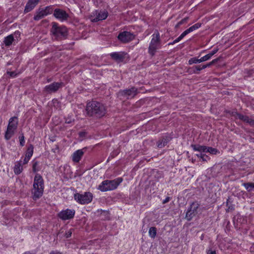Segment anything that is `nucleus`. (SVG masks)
I'll return each instance as SVG.
<instances>
[{
    "label": "nucleus",
    "instance_id": "f257e3e1",
    "mask_svg": "<svg viewBox=\"0 0 254 254\" xmlns=\"http://www.w3.org/2000/svg\"><path fill=\"white\" fill-rule=\"evenodd\" d=\"M86 111L89 117L101 118L106 114V109L102 103L92 100L87 103Z\"/></svg>",
    "mask_w": 254,
    "mask_h": 254
},
{
    "label": "nucleus",
    "instance_id": "f03ea898",
    "mask_svg": "<svg viewBox=\"0 0 254 254\" xmlns=\"http://www.w3.org/2000/svg\"><path fill=\"white\" fill-rule=\"evenodd\" d=\"M44 188V180L42 177L41 175L36 174L34 179L33 189L31 191L33 200H37L43 195Z\"/></svg>",
    "mask_w": 254,
    "mask_h": 254
},
{
    "label": "nucleus",
    "instance_id": "7ed1b4c3",
    "mask_svg": "<svg viewBox=\"0 0 254 254\" xmlns=\"http://www.w3.org/2000/svg\"><path fill=\"white\" fill-rule=\"evenodd\" d=\"M123 180L122 178H117L113 180H105L99 185L98 189L103 192L114 190L118 188Z\"/></svg>",
    "mask_w": 254,
    "mask_h": 254
},
{
    "label": "nucleus",
    "instance_id": "20e7f679",
    "mask_svg": "<svg viewBox=\"0 0 254 254\" xmlns=\"http://www.w3.org/2000/svg\"><path fill=\"white\" fill-rule=\"evenodd\" d=\"M51 32L57 40L64 39L67 35V28L64 26H60L56 22H52Z\"/></svg>",
    "mask_w": 254,
    "mask_h": 254
},
{
    "label": "nucleus",
    "instance_id": "39448f33",
    "mask_svg": "<svg viewBox=\"0 0 254 254\" xmlns=\"http://www.w3.org/2000/svg\"><path fill=\"white\" fill-rule=\"evenodd\" d=\"M160 44V34L158 31H156L152 35V38L148 48V53L151 56H154Z\"/></svg>",
    "mask_w": 254,
    "mask_h": 254
},
{
    "label": "nucleus",
    "instance_id": "423d86ee",
    "mask_svg": "<svg viewBox=\"0 0 254 254\" xmlns=\"http://www.w3.org/2000/svg\"><path fill=\"white\" fill-rule=\"evenodd\" d=\"M74 198L80 204H88L92 200L93 195L89 192H86L83 194L76 193L74 194Z\"/></svg>",
    "mask_w": 254,
    "mask_h": 254
},
{
    "label": "nucleus",
    "instance_id": "0eeeda50",
    "mask_svg": "<svg viewBox=\"0 0 254 254\" xmlns=\"http://www.w3.org/2000/svg\"><path fill=\"white\" fill-rule=\"evenodd\" d=\"M199 204L197 202H193L188 208L186 214V218L188 221L191 220L197 214V209Z\"/></svg>",
    "mask_w": 254,
    "mask_h": 254
},
{
    "label": "nucleus",
    "instance_id": "6e6552de",
    "mask_svg": "<svg viewBox=\"0 0 254 254\" xmlns=\"http://www.w3.org/2000/svg\"><path fill=\"white\" fill-rule=\"evenodd\" d=\"M137 94V89L135 87H132L130 89L121 90L118 92L120 97H123L127 99L132 98Z\"/></svg>",
    "mask_w": 254,
    "mask_h": 254
},
{
    "label": "nucleus",
    "instance_id": "1a4fd4ad",
    "mask_svg": "<svg viewBox=\"0 0 254 254\" xmlns=\"http://www.w3.org/2000/svg\"><path fill=\"white\" fill-rule=\"evenodd\" d=\"M134 38L135 35L133 33L126 31L120 32L118 36L119 40L123 43H127L133 40Z\"/></svg>",
    "mask_w": 254,
    "mask_h": 254
},
{
    "label": "nucleus",
    "instance_id": "9d476101",
    "mask_svg": "<svg viewBox=\"0 0 254 254\" xmlns=\"http://www.w3.org/2000/svg\"><path fill=\"white\" fill-rule=\"evenodd\" d=\"M75 211L74 209H66L60 212L58 216L63 220H67L72 219L75 215Z\"/></svg>",
    "mask_w": 254,
    "mask_h": 254
},
{
    "label": "nucleus",
    "instance_id": "9b49d317",
    "mask_svg": "<svg viewBox=\"0 0 254 254\" xmlns=\"http://www.w3.org/2000/svg\"><path fill=\"white\" fill-rule=\"evenodd\" d=\"M64 83L63 82H54L51 84L46 85L45 87V90L49 93H55L61 88Z\"/></svg>",
    "mask_w": 254,
    "mask_h": 254
},
{
    "label": "nucleus",
    "instance_id": "f8f14e48",
    "mask_svg": "<svg viewBox=\"0 0 254 254\" xmlns=\"http://www.w3.org/2000/svg\"><path fill=\"white\" fill-rule=\"evenodd\" d=\"M54 16L61 21L65 20L69 17L68 13L65 10L59 8L54 10Z\"/></svg>",
    "mask_w": 254,
    "mask_h": 254
},
{
    "label": "nucleus",
    "instance_id": "ddd939ff",
    "mask_svg": "<svg viewBox=\"0 0 254 254\" xmlns=\"http://www.w3.org/2000/svg\"><path fill=\"white\" fill-rule=\"evenodd\" d=\"M127 53L124 52H113L110 54L111 58L117 62H122L125 59Z\"/></svg>",
    "mask_w": 254,
    "mask_h": 254
},
{
    "label": "nucleus",
    "instance_id": "4468645a",
    "mask_svg": "<svg viewBox=\"0 0 254 254\" xmlns=\"http://www.w3.org/2000/svg\"><path fill=\"white\" fill-rule=\"evenodd\" d=\"M86 149L85 148L75 151L72 155V160L74 162L78 163L81 160Z\"/></svg>",
    "mask_w": 254,
    "mask_h": 254
},
{
    "label": "nucleus",
    "instance_id": "2eb2a0df",
    "mask_svg": "<svg viewBox=\"0 0 254 254\" xmlns=\"http://www.w3.org/2000/svg\"><path fill=\"white\" fill-rule=\"evenodd\" d=\"M40 0H28L27 2L24 12L25 13H28L32 10L38 4Z\"/></svg>",
    "mask_w": 254,
    "mask_h": 254
},
{
    "label": "nucleus",
    "instance_id": "dca6fc26",
    "mask_svg": "<svg viewBox=\"0 0 254 254\" xmlns=\"http://www.w3.org/2000/svg\"><path fill=\"white\" fill-rule=\"evenodd\" d=\"M172 137L169 134H166L163 136L161 139L157 142V147L162 148L164 147L171 140Z\"/></svg>",
    "mask_w": 254,
    "mask_h": 254
},
{
    "label": "nucleus",
    "instance_id": "f3484780",
    "mask_svg": "<svg viewBox=\"0 0 254 254\" xmlns=\"http://www.w3.org/2000/svg\"><path fill=\"white\" fill-rule=\"evenodd\" d=\"M108 15V13L106 11H101L98 12L96 17L93 18L92 21L93 22H97L98 21L105 19Z\"/></svg>",
    "mask_w": 254,
    "mask_h": 254
},
{
    "label": "nucleus",
    "instance_id": "a211bd4d",
    "mask_svg": "<svg viewBox=\"0 0 254 254\" xmlns=\"http://www.w3.org/2000/svg\"><path fill=\"white\" fill-rule=\"evenodd\" d=\"M18 126V121L16 117H13L9 120L7 127H9L12 129L16 130Z\"/></svg>",
    "mask_w": 254,
    "mask_h": 254
},
{
    "label": "nucleus",
    "instance_id": "6ab92c4d",
    "mask_svg": "<svg viewBox=\"0 0 254 254\" xmlns=\"http://www.w3.org/2000/svg\"><path fill=\"white\" fill-rule=\"evenodd\" d=\"M46 16V15L45 14L44 11L43 10V8H39L36 10L33 19L35 21H38Z\"/></svg>",
    "mask_w": 254,
    "mask_h": 254
},
{
    "label": "nucleus",
    "instance_id": "aec40b11",
    "mask_svg": "<svg viewBox=\"0 0 254 254\" xmlns=\"http://www.w3.org/2000/svg\"><path fill=\"white\" fill-rule=\"evenodd\" d=\"M23 167L22 166V161L21 160L17 161L13 168V171L15 175H19L23 171Z\"/></svg>",
    "mask_w": 254,
    "mask_h": 254
},
{
    "label": "nucleus",
    "instance_id": "412c9836",
    "mask_svg": "<svg viewBox=\"0 0 254 254\" xmlns=\"http://www.w3.org/2000/svg\"><path fill=\"white\" fill-rule=\"evenodd\" d=\"M15 131L16 130H14L11 128L7 127V129L4 134L5 139L6 140H9L14 134Z\"/></svg>",
    "mask_w": 254,
    "mask_h": 254
},
{
    "label": "nucleus",
    "instance_id": "4be33fe9",
    "mask_svg": "<svg viewBox=\"0 0 254 254\" xmlns=\"http://www.w3.org/2000/svg\"><path fill=\"white\" fill-rule=\"evenodd\" d=\"M14 40L13 34H10L4 38L3 42L5 46H9L12 44Z\"/></svg>",
    "mask_w": 254,
    "mask_h": 254
},
{
    "label": "nucleus",
    "instance_id": "5701e85b",
    "mask_svg": "<svg viewBox=\"0 0 254 254\" xmlns=\"http://www.w3.org/2000/svg\"><path fill=\"white\" fill-rule=\"evenodd\" d=\"M232 115L233 116L236 115L240 120L244 121L245 123L248 121V119L249 118L248 116L241 114L237 112H232Z\"/></svg>",
    "mask_w": 254,
    "mask_h": 254
},
{
    "label": "nucleus",
    "instance_id": "b1692460",
    "mask_svg": "<svg viewBox=\"0 0 254 254\" xmlns=\"http://www.w3.org/2000/svg\"><path fill=\"white\" fill-rule=\"evenodd\" d=\"M33 150H34V146L32 144H30L27 148V149L26 150V153H25V156L27 157V158H30L32 157L33 154Z\"/></svg>",
    "mask_w": 254,
    "mask_h": 254
},
{
    "label": "nucleus",
    "instance_id": "393cba45",
    "mask_svg": "<svg viewBox=\"0 0 254 254\" xmlns=\"http://www.w3.org/2000/svg\"><path fill=\"white\" fill-rule=\"evenodd\" d=\"M148 233H149V236L151 238H153V239L155 238V237L156 236V234H157L156 228L155 227H150L149 228Z\"/></svg>",
    "mask_w": 254,
    "mask_h": 254
},
{
    "label": "nucleus",
    "instance_id": "a878e982",
    "mask_svg": "<svg viewBox=\"0 0 254 254\" xmlns=\"http://www.w3.org/2000/svg\"><path fill=\"white\" fill-rule=\"evenodd\" d=\"M243 186L246 188L248 191H251L254 189V183H244Z\"/></svg>",
    "mask_w": 254,
    "mask_h": 254
},
{
    "label": "nucleus",
    "instance_id": "bb28decb",
    "mask_svg": "<svg viewBox=\"0 0 254 254\" xmlns=\"http://www.w3.org/2000/svg\"><path fill=\"white\" fill-rule=\"evenodd\" d=\"M43 10L44 11L45 14L48 15V14H51L53 11V8L52 6H48L45 8H43Z\"/></svg>",
    "mask_w": 254,
    "mask_h": 254
},
{
    "label": "nucleus",
    "instance_id": "cd10ccee",
    "mask_svg": "<svg viewBox=\"0 0 254 254\" xmlns=\"http://www.w3.org/2000/svg\"><path fill=\"white\" fill-rule=\"evenodd\" d=\"M201 26V24L200 23H197L195 24H194L193 26L190 27L188 29V30L190 33L193 31L195 30H196L198 29L199 27H200Z\"/></svg>",
    "mask_w": 254,
    "mask_h": 254
},
{
    "label": "nucleus",
    "instance_id": "c85d7f7f",
    "mask_svg": "<svg viewBox=\"0 0 254 254\" xmlns=\"http://www.w3.org/2000/svg\"><path fill=\"white\" fill-rule=\"evenodd\" d=\"M39 162L37 161L33 160L32 165V171L34 173H36L40 170L38 167Z\"/></svg>",
    "mask_w": 254,
    "mask_h": 254
},
{
    "label": "nucleus",
    "instance_id": "c756f323",
    "mask_svg": "<svg viewBox=\"0 0 254 254\" xmlns=\"http://www.w3.org/2000/svg\"><path fill=\"white\" fill-rule=\"evenodd\" d=\"M189 19V17H186L183 19H182L180 21H179L176 25H175V28L177 29L179 28V27L185 23H186L188 20Z\"/></svg>",
    "mask_w": 254,
    "mask_h": 254
},
{
    "label": "nucleus",
    "instance_id": "7c9ffc66",
    "mask_svg": "<svg viewBox=\"0 0 254 254\" xmlns=\"http://www.w3.org/2000/svg\"><path fill=\"white\" fill-rule=\"evenodd\" d=\"M188 63H189V64L190 65H191V64H193L200 63H201V62H200V59H197L196 57H193V58H190L189 60Z\"/></svg>",
    "mask_w": 254,
    "mask_h": 254
},
{
    "label": "nucleus",
    "instance_id": "2f4dec72",
    "mask_svg": "<svg viewBox=\"0 0 254 254\" xmlns=\"http://www.w3.org/2000/svg\"><path fill=\"white\" fill-rule=\"evenodd\" d=\"M193 73L199 74L200 70V65H194L191 67Z\"/></svg>",
    "mask_w": 254,
    "mask_h": 254
},
{
    "label": "nucleus",
    "instance_id": "473e14b6",
    "mask_svg": "<svg viewBox=\"0 0 254 254\" xmlns=\"http://www.w3.org/2000/svg\"><path fill=\"white\" fill-rule=\"evenodd\" d=\"M202 145H200L199 144H191V147L193 149L194 151H197L199 152H201Z\"/></svg>",
    "mask_w": 254,
    "mask_h": 254
},
{
    "label": "nucleus",
    "instance_id": "72a5a7b5",
    "mask_svg": "<svg viewBox=\"0 0 254 254\" xmlns=\"http://www.w3.org/2000/svg\"><path fill=\"white\" fill-rule=\"evenodd\" d=\"M19 144L22 147L25 145V137L24 134L22 133L19 136Z\"/></svg>",
    "mask_w": 254,
    "mask_h": 254
},
{
    "label": "nucleus",
    "instance_id": "f704fd0d",
    "mask_svg": "<svg viewBox=\"0 0 254 254\" xmlns=\"http://www.w3.org/2000/svg\"><path fill=\"white\" fill-rule=\"evenodd\" d=\"M197 157L200 158L203 161H206V158H208V156L205 154L200 153L199 154H196Z\"/></svg>",
    "mask_w": 254,
    "mask_h": 254
},
{
    "label": "nucleus",
    "instance_id": "c9c22d12",
    "mask_svg": "<svg viewBox=\"0 0 254 254\" xmlns=\"http://www.w3.org/2000/svg\"><path fill=\"white\" fill-rule=\"evenodd\" d=\"M208 148L209 151H208V152H209L210 154H216V153L218 152V150L216 148H212L211 147H209Z\"/></svg>",
    "mask_w": 254,
    "mask_h": 254
},
{
    "label": "nucleus",
    "instance_id": "e433bc0d",
    "mask_svg": "<svg viewBox=\"0 0 254 254\" xmlns=\"http://www.w3.org/2000/svg\"><path fill=\"white\" fill-rule=\"evenodd\" d=\"M210 59H211V57H210V55H209V54H208L206 55L205 56L201 57L200 59V62L201 63V62L209 60Z\"/></svg>",
    "mask_w": 254,
    "mask_h": 254
},
{
    "label": "nucleus",
    "instance_id": "4c0bfd02",
    "mask_svg": "<svg viewBox=\"0 0 254 254\" xmlns=\"http://www.w3.org/2000/svg\"><path fill=\"white\" fill-rule=\"evenodd\" d=\"M13 35L14 39L15 38L17 40L18 38L20 36V32L19 31H16L13 34H12Z\"/></svg>",
    "mask_w": 254,
    "mask_h": 254
},
{
    "label": "nucleus",
    "instance_id": "58836bf2",
    "mask_svg": "<svg viewBox=\"0 0 254 254\" xmlns=\"http://www.w3.org/2000/svg\"><path fill=\"white\" fill-rule=\"evenodd\" d=\"M189 33H190V32H189L188 29H187L185 31H184L179 37L182 40L185 36H186Z\"/></svg>",
    "mask_w": 254,
    "mask_h": 254
},
{
    "label": "nucleus",
    "instance_id": "ea45409f",
    "mask_svg": "<svg viewBox=\"0 0 254 254\" xmlns=\"http://www.w3.org/2000/svg\"><path fill=\"white\" fill-rule=\"evenodd\" d=\"M7 74L9 75L11 77H15L17 75V73L15 71H7Z\"/></svg>",
    "mask_w": 254,
    "mask_h": 254
},
{
    "label": "nucleus",
    "instance_id": "a19ab883",
    "mask_svg": "<svg viewBox=\"0 0 254 254\" xmlns=\"http://www.w3.org/2000/svg\"><path fill=\"white\" fill-rule=\"evenodd\" d=\"M181 40V39L179 37H178L177 39H176L175 40H174L172 42H170L168 44L169 45H174L179 42H180Z\"/></svg>",
    "mask_w": 254,
    "mask_h": 254
},
{
    "label": "nucleus",
    "instance_id": "79ce46f5",
    "mask_svg": "<svg viewBox=\"0 0 254 254\" xmlns=\"http://www.w3.org/2000/svg\"><path fill=\"white\" fill-rule=\"evenodd\" d=\"M218 51V49L215 48L210 53H209V55H210V57L211 58L212 56H213L214 54H215Z\"/></svg>",
    "mask_w": 254,
    "mask_h": 254
},
{
    "label": "nucleus",
    "instance_id": "37998d69",
    "mask_svg": "<svg viewBox=\"0 0 254 254\" xmlns=\"http://www.w3.org/2000/svg\"><path fill=\"white\" fill-rule=\"evenodd\" d=\"M220 60V58H216L215 59H214L211 62L209 63V64H210V66H211L213 64L216 63Z\"/></svg>",
    "mask_w": 254,
    "mask_h": 254
},
{
    "label": "nucleus",
    "instance_id": "c03bdc74",
    "mask_svg": "<svg viewBox=\"0 0 254 254\" xmlns=\"http://www.w3.org/2000/svg\"><path fill=\"white\" fill-rule=\"evenodd\" d=\"M208 147H209L202 145L201 153H202V152H208V151H209L208 150V149H209Z\"/></svg>",
    "mask_w": 254,
    "mask_h": 254
},
{
    "label": "nucleus",
    "instance_id": "a18cd8bd",
    "mask_svg": "<svg viewBox=\"0 0 254 254\" xmlns=\"http://www.w3.org/2000/svg\"><path fill=\"white\" fill-rule=\"evenodd\" d=\"M86 134L87 133L85 131H80L78 133L79 136L81 138L84 137L86 136Z\"/></svg>",
    "mask_w": 254,
    "mask_h": 254
},
{
    "label": "nucleus",
    "instance_id": "49530a36",
    "mask_svg": "<svg viewBox=\"0 0 254 254\" xmlns=\"http://www.w3.org/2000/svg\"><path fill=\"white\" fill-rule=\"evenodd\" d=\"M229 199H228L227 200V202H226V205L227 206H228V210H227V211L229 210H233L234 209V206L233 205H230V206H228V204H229Z\"/></svg>",
    "mask_w": 254,
    "mask_h": 254
},
{
    "label": "nucleus",
    "instance_id": "de8ad7c7",
    "mask_svg": "<svg viewBox=\"0 0 254 254\" xmlns=\"http://www.w3.org/2000/svg\"><path fill=\"white\" fill-rule=\"evenodd\" d=\"M30 159V158H27V157L25 156V158L24 159L23 162V164H27Z\"/></svg>",
    "mask_w": 254,
    "mask_h": 254
},
{
    "label": "nucleus",
    "instance_id": "09e8293b",
    "mask_svg": "<svg viewBox=\"0 0 254 254\" xmlns=\"http://www.w3.org/2000/svg\"><path fill=\"white\" fill-rule=\"evenodd\" d=\"M210 64H209V63L206 64H204L202 66L200 65V70H202L203 69H204L206 67H210Z\"/></svg>",
    "mask_w": 254,
    "mask_h": 254
},
{
    "label": "nucleus",
    "instance_id": "8fccbe9b",
    "mask_svg": "<svg viewBox=\"0 0 254 254\" xmlns=\"http://www.w3.org/2000/svg\"><path fill=\"white\" fill-rule=\"evenodd\" d=\"M170 200V197L169 196H167L163 201V203L165 204L169 202Z\"/></svg>",
    "mask_w": 254,
    "mask_h": 254
},
{
    "label": "nucleus",
    "instance_id": "3c124183",
    "mask_svg": "<svg viewBox=\"0 0 254 254\" xmlns=\"http://www.w3.org/2000/svg\"><path fill=\"white\" fill-rule=\"evenodd\" d=\"M71 234H72V233L70 231H69L67 232H66L65 234L66 238H69L70 237H71Z\"/></svg>",
    "mask_w": 254,
    "mask_h": 254
},
{
    "label": "nucleus",
    "instance_id": "603ef678",
    "mask_svg": "<svg viewBox=\"0 0 254 254\" xmlns=\"http://www.w3.org/2000/svg\"><path fill=\"white\" fill-rule=\"evenodd\" d=\"M50 254H62V253L57 251H52L50 253Z\"/></svg>",
    "mask_w": 254,
    "mask_h": 254
},
{
    "label": "nucleus",
    "instance_id": "864d4df0",
    "mask_svg": "<svg viewBox=\"0 0 254 254\" xmlns=\"http://www.w3.org/2000/svg\"><path fill=\"white\" fill-rule=\"evenodd\" d=\"M207 254H216L215 251L208 250L207 252Z\"/></svg>",
    "mask_w": 254,
    "mask_h": 254
},
{
    "label": "nucleus",
    "instance_id": "5fc2aeb1",
    "mask_svg": "<svg viewBox=\"0 0 254 254\" xmlns=\"http://www.w3.org/2000/svg\"><path fill=\"white\" fill-rule=\"evenodd\" d=\"M249 125L252 127H254V119H252V121H251Z\"/></svg>",
    "mask_w": 254,
    "mask_h": 254
},
{
    "label": "nucleus",
    "instance_id": "6e6d98bb",
    "mask_svg": "<svg viewBox=\"0 0 254 254\" xmlns=\"http://www.w3.org/2000/svg\"><path fill=\"white\" fill-rule=\"evenodd\" d=\"M252 119H251V118H248V121H247V122H246V123H248V124H250V122H251V121H252Z\"/></svg>",
    "mask_w": 254,
    "mask_h": 254
},
{
    "label": "nucleus",
    "instance_id": "4d7b16f0",
    "mask_svg": "<svg viewBox=\"0 0 254 254\" xmlns=\"http://www.w3.org/2000/svg\"><path fill=\"white\" fill-rule=\"evenodd\" d=\"M23 254H31L29 252H26Z\"/></svg>",
    "mask_w": 254,
    "mask_h": 254
}]
</instances>
